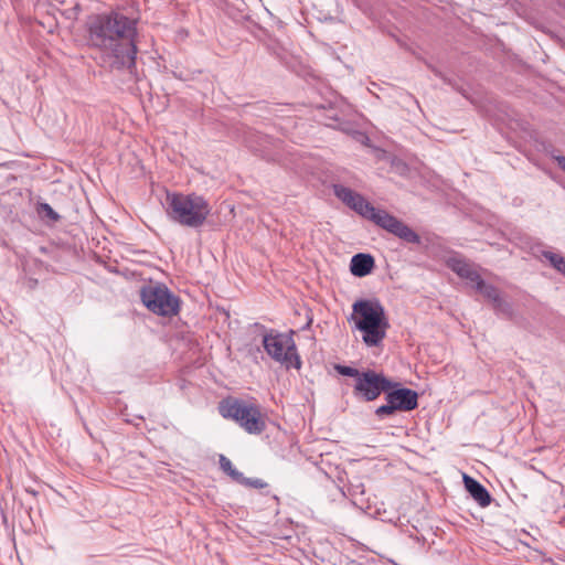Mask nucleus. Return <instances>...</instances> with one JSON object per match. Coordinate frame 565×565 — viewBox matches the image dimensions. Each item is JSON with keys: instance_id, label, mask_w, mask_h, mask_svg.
I'll return each instance as SVG.
<instances>
[{"instance_id": "nucleus-3", "label": "nucleus", "mask_w": 565, "mask_h": 565, "mask_svg": "<svg viewBox=\"0 0 565 565\" xmlns=\"http://www.w3.org/2000/svg\"><path fill=\"white\" fill-rule=\"evenodd\" d=\"M355 328L362 332V341L369 348L379 347L386 337L388 321L385 309L377 299H360L352 306Z\"/></svg>"}, {"instance_id": "nucleus-10", "label": "nucleus", "mask_w": 565, "mask_h": 565, "mask_svg": "<svg viewBox=\"0 0 565 565\" xmlns=\"http://www.w3.org/2000/svg\"><path fill=\"white\" fill-rule=\"evenodd\" d=\"M386 404L379 406L374 414L379 419L391 417L396 412H409L418 406V394L417 392L401 387L396 390H388L385 392Z\"/></svg>"}, {"instance_id": "nucleus-4", "label": "nucleus", "mask_w": 565, "mask_h": 565, "mask_svg": "<svg viewBox=\"0 0 565 565\" xmlns=\"http://www.w3.org/2000/svg\"><path fill=\"white\" fill-rule=\"evenodd\" d=\"M168 217L186 227H201L211 213L209 202L195 193H167Z\"/></svg>"}, {"instance_id": "nucleus-21", "label": "nucleus", "mask_w": 565, "mask_h": 565, "mask_svg": "<svg viewBox=\"0 0 565 565\" xmlns=\"http://www.w3.org/2000/svg\"><path fill=\"white\" fill-rule=\"evenodd\" d=\"M259 140L264 141V142H267L268 141V138L265 137V136H258L257 137Z\"/></svg>"}, {"instance_id": "nucleus-8", "label": "nucleus", "mask_w": 565, "mask_h": 565, "mask_svg": "<svg viewBox=\"0 0 565 565\" xmlns=\"http://www.w3.org/2000/svg\"><path fill=\"white\" fill-rule=\"evenodd\" d=\"M140 297L147 309L154 315L172 317L179 311V298L162 284L145 286Z\"/></svg>"}, {"instance_id": "nucleus-20", "label": "nucleus", "mask_w": 565, "mask_h": 565, "mask_svg": "<svg viewBox=\"0 0 565 565\" xmlns=\"http://www.w3.org/2000/svg\"><path fill=\"white\" fill-rule=\"evenodd\" d=\"M554 160L557 166L565 172V157L564 156H554Z\"/></svg>"}, {"instance_id": "nucleus-1", "label": "nucleus", "mask_w": 565, "mask_h": 565, "mask_svg": "<svg viewBox=\"0 0 565 565\" xmlns=\"http://www.w3.org/2000/svg\"><path fill=\"white\" fill-rule=\"evenodd\" d=\"M138 20L111 10L92 14L85 22L87 45L98 50L117 68H132L137 55Z\"/></svg>"}, {"instance_id": "nucleus-5", "label": "nucleus", "mask_w": 565, "mask_h": 565, "mask_svg": "<svg viewBox=\"0 0 565 565\" xmlns=\"http://www.w3.org/2000/svg\"><path fill=\"white\" fill-rule=\"evenodd\" d=\"M447 265L461 279L467 280L471 287L487 298L497 312L508 317L512 315V307L504 301L500 290L495 286L486 282L473 264L463 258L451 257L448 259Z\"/></svg>"}, {"instance_id": "nucleus-13", "label": "nucleus", "mask_w": 565, "mask_h": 565, "mask_svg": "<svg viewBox=\"0 0 565 565\" xmlns=\"http://www.w3.org/2000/svg\"><path fill=\"white\" fill-rule=\"evenodd\" d=\"M343 495H349L353 501L360 500L365 493V487L359 477L352 478L347 487V491H342Z\"/></svg>"}, {"instance_id": "nucleus-11", "label": "nucleus", "mask_w": 565, "mask_h": 565, "mask_svg": "<svg viewBox=\"0 0 565 565\" xmlns=\"http://www.w3.org/2000/svg\"><path fill=\"white\" fill-rule=\"evenodd\" d=\"M463 483L467 491L480 507L486 508L491 503L489 491L475 478L463 475Z\"/></svg>"}, {"instance_id": "nucleus-6", "label": "nucleus", "mask_w": 565, "mask_h": 565, "mask_svg": "<svg viewBox=\"0 0 565 565\" xmlns=\"http://www.w3.org/2000/svg\"><path fill=\"white\" fill-rule=\"evenodd\" d=\"M218 412L223 418L234 420L250 435H259L266 428V422L256 403L227 397L220 402Z\"/></svg>"}, {"instance_id": "nucleus-18", "label": "nucleus", "mask_w": 565, "mask_h": 565, "mask_svg": "<svg viewBox=\"0 0 565 565\" xmlns=\"http://www.w3.org/2000/svg\"><path fill=\"white\" fill-rule=\"evenodd\" d=\"M39 212L52 221H57L60 218V215L47 203H41L39 206Z\"/></svg>"}, {"instance_id": "nucleus-15", "label": "nucleus", "mask_w": 565, "mask_h": 565, "mask_svg": "<svg viewBox=\"0 0 565 565\" xmlns=\"http://www.w3.org/2000/svg\"><path fill=\"white\" fill-rule=\"evenodd\" d=\"M236 482L244 484L249 488L262 489L267 484L265 481L258 478H246L243 473H235Z\"/></svg>"}, {"instance_id": "nucleus-12", "label": "nucleus", "mask_w": 565, "mask_h": 565, "mask_svg": "<svg viewBox=\"0 0 565 565\" xmlns=\"http://www.w3.org/2000/svg\"><path fill=\"white\" fill-rule=\"evenodd\" d=\"M374 267V258L370 254L359 253L351 258L350 270L355 277H365Z\"/></svg>"}, {"instance_id": "nucleus-7", "label": "nucleus", "mask_w": 565, "mask_h": 565, "mask_svg": "<svg viewBox=\"0 0 565 565\" xmlns=\"http://www.w3.org/2000/svg\"><path fill=\"white\" fill-rule=\"evenodd\" d=\"M263 345L273 360L287 369L299 370L301 367V360L294 340V331L289 333L270 331L263 337Z\"/></svg>"}, {"instance_id": "nucleus-16", "label": "nucleus", "mask_w": 565, "mask_h": 565, "mask_svg": "<svg viewBox=\"0 0 565 565\" xmlns=\"http://www.w3.org/2000/svg\"><path fill=\"white\" fill-rule=\"evenodd\" d=\"M220 466L222 470L226 472L228 476H231L234 481H236L235 473H242L241 471L235 469L233 467L232 461L223 455L220 457Z\"/></svg>"}, {"instance_id": "nucleus-17", "label": "nucleus", "mask_w": 565, "mask_h": 565, "mask_svg": "<svg viewBox=\"0 0 565 565\" xmlns=\"http://www.w3.org/2000/svg\"><path fill=\"white\" fill-rule=\"evenodd\" d=\"M335 371L343 375V376H350L354 379V382L358 381V379L361 376L362 372L358 369L347 366V365H335Z\"/></svg>"}, {"instance_id": "nucleus-14", "label": "nucleus", "mask_w": 565, "mask_h": 565, "mask_svg": "<svg viewBox=\"0 0 565 565\" xmlns=\"http://www.w3.org/2000/svg\"><path fill=\"white\" fill-rule=\"evenodd\" d=\"M543 257L546 258L550 264L559 273L565 276V257L559 254L545 250L543 252Z\"/></svg>"}, {"instance_id": "nucleus-9", "label": "nucleus", "mask_w": 565, "mask_h": 565, "mask_svg": "<svg viewBox=\"0 0 565 565\" xmlns=\"http://www.w3.org/2000/svg\"><path fill=\"white\" fill-rule=\"evenodd\" d=\"M397 385V383L391 381L383 373L369 369L366 371H362L361 376L354 382L353 395L363 402H373L382 393H385Z\"/></svg>"}, {"instance_id": "nucleus-2", "label": "nucleus", "mask_w": 565, "mask_h": 565, "mask_svg": "<svg viewBox=\"0 0 565 565\" xmlns=\"http://www.w3.org/2000/svg\"><path fill=\"white\" fill-rule=\"evenodd\" d=\"M333 192L340 201L363 218L374 223L407 243H420V237L415 231L394 215L390 214L387 211L373 206L362 194L342 184H334Z\"/></svg>"}, {"instance_id": "nucleus-19", "label": "nucleus", "mask_w": 565, "mask_h": 565, "mask_svg": "<svg viewBox=\"0 0 565 565\" xmlns=\"http://www.w3.org/2000/svg\"><path fill=\"white\" fill-rule=\"evenodd\" d=\"M248 143V147L255 151V152H259V153H264L265 151V148L263 147V145H255L254 142L252 141H247Z\"/></svg>"}]
</instances>
